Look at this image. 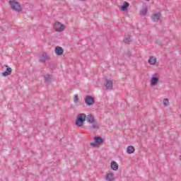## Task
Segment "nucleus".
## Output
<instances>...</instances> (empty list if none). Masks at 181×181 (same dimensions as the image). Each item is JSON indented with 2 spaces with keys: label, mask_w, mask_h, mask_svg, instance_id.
<instances>
[{
  "label": "nucleus",
  "mask_w": 181,
  "mask_h": 181,
  "mask_svg": "<svg viewBox=\"0 0 181 181\" xmlns=\"http://www.w3.org/2000/svg\"><path fill=\"white\" fill-rule=\"evenodd\" d=\"M86 121L92 125L90 127V129H95V131H98V129H100V124L95 120L93 115H88V117L86 116Z\"/></svg>",
  "instance_id": "1"
},
{
  "label": "nucleus",
  "mask_w": 181,
  "mask_h": 181,
  "mask_svg": "<svg viewBox=\"0 0 181 181\" xmlns=\"http://www.w3.org/2000/svg\"><path fill=\"white\" fill-rule=\"evenodd\" d=\"M86 119H87V115L84 113H80L78 115L75 121V124L78 128H81L83 125H84V122H86Z\"/></svg>",
  "instance_id": "2"
},
{
  "label": "nucleus",
  "mask_w": 181,
  "mask_h": 181,
  "mask_svg": "<svg viewBox=\"0 0 181 181\" xmlns=\"http://www.w3.org/2000/svg\"><path fill=\"white\" fill-rule=\"evenodd\" d=\"M9 4L13 11H16V12H21L22 7L21 6V4L16 1V0H10Z\"/></svg>",
  "instance_id": "3"
},
{
  "label": "nucleus",
  "mask_w": 181,
  "mask_h": 181,
  "mask_svg": "<svg viewBox=\"0 0 181 181\" xmlns=\"http://www.w3.org/2000/svg\"><path fill=\"white\" fill-rule=\"evenodd\" d=\"M94 141L95 142L90 143V146H93V148H95L97 145H103L104 144V139L101 136H95Z\"/></svg>",
  "instance_id": "4"
},
{
  "label": "nucleus",
  "mask_w": 181,
  "mask_h": 181,
  "mask_svg": "<svg viewBox=\"0 0 181 181\" xmlns=\"http://www.w3.org/2000/svg\"><path fill=\"white\" fill-rule=\"evenodd\" d=\"M85 103L88 107H90V105H94V104H95V100L94 99V97L88 95L85 98Z\"/></svg>",
  "instance_id": "5"
},
{
  "label": "nucleus",
  "mask_w": 181,
  "mask_h": 181,
  "mask_svg": "<svg viewBox=\"0 0 181 181\" xmlns=\"http://www.w3.org/2000/svg\"><path fill=\"white\" fill-rule=\"evenodd\" d=\"M54 28L57 32H63L66 29V26L60 22H56Z\"/></svg>",
  "instance_id": "6"
},
{
  "label": "nucleus",
  "mask_w": 181,
  "mask_h": 181,
  "mask_svg": "<svg viewBox=\"0 0 181 181\" xmlns=\"http://www.w3.org/2000/svg\"><path fill=\"white\" fill-rule=\"evenodd\" d=\"M6 68V71L1 73V76L3 77H8V76H11L12 74V68L9 67L8 65H4Z\"/></svg>",
  "instance_id": "7"
},
{
  "label": "nucleus",
  "mask_w": 181,
  "mask_h": 181,
  "mask_svg": "<svg viewBox=\"0 0 181 181\" xmlns=\"http://www.w3.org/2000/svg\"><path fill=\"white\" fill-rule=\"evenodd\" d=\"M160 16H162V14L160 13H153L151 16V19L153 21L158 23L159 21H160Z\"/></svg>",
  "instance_id": "8"
},
{
  "label": "nucleus",
  "mask_w": 181,
  "mask_h": 181,
  "mask_svg": "<svg viewBox=\"0 0 181 181\" xmlns=\"http://www.w3.org/2000/svg\"><path fill=\"white\" fill-rule=\"evenodd\" d=\"M105 81L106 83H105V87H106L107 90H112V87L114 86L112 81L106 79Z\"/></svg>",
  "instance_id": "9"
},
{
  "label": "nucleus",
  "mask_w": 181,
  "mask_h": 181,
  "mask_svg": "<svg viewBox=\"0 0 181 181\" xmlns=\"http://www.w3.org/2000/svg\"><path fill=\"white\" fill-rule=\"evenodd\" d=\"M158 83H159V78L153 75L151 79V86H155L158 84Z\"/></svg>",
  "instance_id": "10"
},
{
  "label": "nucleus",
  "mask_w": 181,
  "mask_h": 181,
  "mask_svg": "<svg viewBox=\"0 0 181 181\" xmlns=\"http://www.w3.org/2000/svg\"><path fill=\"white\" fill-rule=\"evenodd\" d=\"M46 60H49L47 57V53L43 52L42 56L40 57L39 62L40 63H45Z\"/></svg>",
  "instance_id": "11"
},
{
  "label": "nucleus",
  "mask_w": 181,
  "mask_h": 181,
  "mask_svg": "<svg viewBox=\"0 0 181 181\" xmlns=\"http://www.w3.org/2000/svg\"><path fill=\"white\" fill-rule=\"evenodd\" d=\"M63 52H64V49H63V47H55V53L57 56H62L63 54Z\"/></svg>",
  "instance_id": "12"
},
{
  "label": "nucleus",
  "mask_w": 181,
  "mask_h": 181,
  "mask_svg": "<svg viewBox=\"0 0 181 181\" xmlns=\"http://www.w3.org/2000/svg\"><path fill=\"white\" fill-rule=\"evenodd\" d=\"M44 78H45V83H52V80H53V75H50V74L45 75Z\"/></svg>",
  "instance_id": "13"
},
{
  "label": "nucleus",
  "mask_w": 181,
  "mask_h": 181,
  "mask_svg": "<svg viewBox=\"0 0 181 181\" xmlns=\"http://www.w3.org/2000/svg\"><path fill=\"white\" fill-rule=\"evenodd\" d=\"M129 6V3L124 1L123 3V5L121 6L119 8L120 11H123V12H125V11L128 10V7Z\"/></svg>",
  "instance_id": "14"
},
{
  "label": "nucleus",
  "mask_w": 181,
  "mask_h": 181,
  "mask_svg": "<svg viewBox=\"0 0 181 181\" xmlns=\"http://www.w3.org/2000/svg\"><path fill=\"white\" fill-rule=\"evenodd\" d=\"M105 180L107 181H114V180H115V177L114 176V173L107 174Z\"/></svg>",
  "instance_id": "15"
},
{
  "label": "nucleus",
  "mask_w": 181,
  "mask_h": 181,
  "mask_svg": "<svg viewBox=\"0 0 181 181\" xmlns=\"http://www.w3.org/2000/svg\"><path fill=\"white\" fill-rule=\"evenodd\" d=\"M110 168L112 170H118V163L115 161H112L110 163Z\"/></svg>",
  "instance_id": "16"
},
{
  "label": "nucleus",
  "mask_w": 181,
  "mask_h": 181,
  "mask_svg": "<svg viewBox=\"0 0 181 181\" xmlns=\"http://www.w3.org/2000/svg\"><path fill=\"white\" fill-rule=\"evenodd\" d=\"M127 152L129 155L134 153V152H135V147H134V146H128L127 148Z\"/></svg>",
  "instance_id": "17"
},
{
  "label": "nucleus",
  "mask_w": 181,
  "mask_h": 181,
  "mask_svg": "<svg viewBox=\"0 0 181 181\" xmlns=\"http://www.w3.org/2000/svg\"><path fill=\"white\" fill-rule=\"evenodd\" d=\"M148 63L151 65L156 64V57H151L148 59Z\"/></svg>",
  "instance_id": "18"
},
{
  "label": "nucleus",
  "mask_w": 181,
  "mask_h": 181,
  "mask_svg": "<svg viewBox=\"0 0 181 181\" xmlns=\"http://www.w3.org/2000/svg\"><path fill=\"white\" fill-rule=\"evenodd\" d=\"M74 103L76 105H80L81 103H80V100L78 99V95H74Z\"/></svg>",
  "instance_id": "19"
},
{
  "label": "nucleus",
  "mask_w": 181,
  "mask_h": 181,
  "mask_svg": "<svg viewBox=\"0 0 181 181\" xmlns=\"http://www.w3.org/2000/svg\"><path fill=\"white\" fill-rule=\"evenodd\" d=\"M148 13V6H145L142 10L140 11V15L145 16Z\"/></svg>",
  "instance_id": "20"
},
{
  "label": "nucleus",
  "mask_w": 181,
  "mask_h": 181,
  "mask_svg": "<svg viewBox=\"0 0 181 181\" xmlns=\"http://www.w3.org/2000/svg\"><path fill=\"white\" fill-rule=\"evenodd\" d=\"M123 42L125 43V45H129V43H131V36L126 37Z\"/></svg>",
  "instance_id": "21"
},
{
  "label": "nucleus",
  "mask_w": 181,
  "mask_h": 181,
  "mask_svg": "<svg viewBox=\"0 0 181 181\" xmlns=\"http://www.w3.org/2000/svg\"><path fill=\"white\" fill-rule=\"evenodd\" d=\"M163 103L164 107H168V105H169V99L164 98Z\"/></svg>",
  "instance_id": "22"
},
{
  "label": "nucleus",
  "mask_w": 181,
  "mask_h": 181,
  "mask_svg": "<svg viewBox=\"0 0 181 181\" xmlns=\"http://www.w3.org/2000/svg\"><path fill=\"white\" fill-rule=\"evenodd\" d=\"M156 43L157 44V45H162V42H160V41H159L158 40H156Z\"/></svg>",
  "instance_id": "23"
},
{
  "label": "nucleus",
  "mask_w": 181,
  "mask_h": 181,
  "mask_svg": "<svg viewBox=\"0 0 181 181\" xmlns=\"http://www.w3.org/2000/svg\"><path fill=\"white\" fill-rule=\"evenodd\" d=\"M146 1H151V0H146Z\"/></svg>",
  "instance_id": "24"
}]
</instances>
